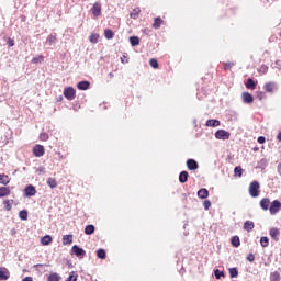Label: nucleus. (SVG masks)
<instances>
[{
    "label": "nucleus",
    "mask_w": 281,
    "mask_h": 281,
    "mask_svg": "<svg viewBox=\"0 0 281 281\" xmlns=\"http://www.w3.org/2000/svg\"><path fill=\"white\" fill-rule=\"evenodd\" d=\"M249 195L252 196V199H257V196H260V182L259 181H252L249 184L248 188Z\"/></svg>",
    "instance_id": "nucleus-1"
},
{
    "label": "nucleus",
    "mask_w": 281,
    "mask_h": 281,
    "mask_svg": "<svg viewBox=\"0 0 281 281\" xmlns=\"http://www.w3.org/2000/svg\"><path fill=\"white\" fill-rule=\"evenodd\" d=\"M280 210H281L280 200L272 201V203L270 204V207H269V212H270L271 216H276V214L278 212H280Z\"/></svg>",
    "instance_id": "nucleus-2"
},
{
    "label": "nucleus",
    "mask_w": 281,
    "mask_h": 281,
    "mask_svg": "<svg viewBox=\"0 0 281 281\" xmlns=\"http://www.w3.org/2000/svg\"><path fill=\"white\" fill-rule=\"evenodd\" d=\"M229 137H232V134L228 131L217 130L215 132L216 139H222L223 142H225L226 139H229Z\"/></svg>",
    "instance_id": "nucleus-3"
},
{
    "label": "nucleus",
    "mask_w": 281,
    "mask_h": 281,
    "mask_svg": "<svg viewBox=\"0 0 281 281\" xmlns=\"http://www.w3.org/2000/svg\"><path fill=\"white\" fill-rule=\"evenodd\" d=\"M64 97L69 101L76 100V89H74V87L65 88Z\"/></svg>",
    "instance_id": "nucleus-4"
},
{
    "label": "nucleus",
    "mask_w": 281,
    "mask_h": 281,
    "mask_svg": "<svg viewBox=\"0 0 281 281\" xmlns=\"http://www.w3.org/2000/svg\"><path fill=\"white\" fill-rule=\"evenodd\" d=\"M71 251L77 258H85V256H87V251L78 245L72 246Z\"/></svg>",
    "instance_id": "nucleus-5"
},
{
    "label": "nucleus",
    "mask_w": 281,
    "mask_h": 281,
    "mask_svg": "<svg viewBox=\"0 0 281 281\" xmlns=\"http://www.w3.org/2000/svg\"><path fill=\"white\" fill-rule=\"evenodd\" d=\"M33 155L35 157H43V155H45V147H43V145H35L33 148Z\"/></svg>",
    "instance_id": "nucleus-6"
},
{
    "label": "nucleus",
    "mask_w": 281,
    "mask_h": 281,
    "mask_svg": "<svg viewBox=\"0 0 281 281\" xmlns=\"http://www.w3.org/2000/svg\"><path fill=\"white\" fill-rule=\"evenodd\" d=\"M243 103L244 104H252L254 103V95L249 92H244L241 94Z\"/></svg>",
    "instance_id": "nucleus-7"
},
{
    "label": "nucleus",
    "mask_w": 281,
    "mask_h": 281,
    "mask_svg": "<svg viewBox=\"0 0 281 281\" xmlns=\"http://www.w3.org/2000/svg\"><path fill=\"white\" fill-rule=\"evenodd\" d=\"M93 16H100L102 14V4L95 2L92 7Z\"/></svg>",
    "instance_id": "nucleus-8"
},
{
    "label": "nucleus",
    "mask_w": 281,
    "mask_h": 281,
    "mask_svg": "<svg viewBox=\"0 0 281 281\" xmlns=\"http://www.w3.org/2000/svg\"><path fill=\"white\" fill-rule=\"evenodd\" d=\"M187 168L188 170H199V162L194 159H188L187 160Z\"/></svg>",
    "instance_id": "nucleus-9"
},
{
    "label": "nucleus",
    "mask_w": 281,
    "mask_h": 281,
    "mask_svg": "<svg viewBox=\"0 0 281 281\" xmlns=\"http://www.w3.org/2000/svg\"><path fill=\"white\" fill-rule=\"evenodd\" d=\"M25 196H35L36 195V188L32 184H29L25 189Z\"/></svg>",
    "instance_id": "nucleus-10"
},
{
    "label": "nucleus",
    "mask_w": 281,
    "mask_h": 281,
    "mask_svg": "<svg viewBox=\"0 0 281 281\" xmlns=\"http://www.w3.org/2000/svg\"><path fill=\"white\" fill-rule=\"evenodd\" d=\"M259 205H260L261 210H265V212H267V210L270 209L269 206L271 205V200H269L268 198H263L259 202Z\"/></svg>",
    "instance_id": "nucleus-11"
},
{
    "label": "nucleus",
    "mask_w": 281,
    "mask_h": 281,
    "mask_svg": "<svg viewBox=\"0 0 281 281\" xmlns=\"http://www.w3.org/2000/svg\"><path fill=\"white\" fill-rule=\"evenodd\" d=\"M269 234H270L271 238L276 240V243H278V240H280V229L279 228H277V227L271 228Z\"/></svg>",
    "instance_id": "nucleus-12"
},
{
    "label": "nucleus",
    "mask_w": 281,
    "mask_h": 281,
    "mask_svg": "<svg viewBox=\"0 0 281 281\" xmlns=\"http://www.w3.org/2000/svg\"><path fill=\"white\" fill-rule=\"evenodd\" d=\"M10 278V271L7 270V268L0 267V281L9 280Z\"/></svg>",
    "instance_id": "nucleus-13"
},
{
    "label": "nucleus",
    "mask_w": 281,
    "mask_h": 281,
    "mask_svg": "<svg viewBox=\"0 0 281 281\" xmlns=\"http://www.w3.org/2000/svg\"><path fill=\"white\" fill-rule=\"evenodd\" d=\"M89 87H91V83L89 81H80L77 83V89H79V91H87Z\"/></svg>",
    "instance_id": "nucleus-14"
},
{
    "label": "nucleus",
    "mask_w": 281,
    "mask_h": 281,
    "mask_svg": "<svg viewBox=\"0 0 281 281\" xmlns=\"http://www.w3.org/2000/svg\"><path fill=\"white\" fill-rule=\"evenodd\" d=\"M205 126H211L212 128H216V126H221V121L215 119H210L206 121Z\"/></svg>",
    "instance_id": "nucleus-15"
},
{
    "label": "nucleus",
    "mask_w": 281,
    "mask_h": 281,
    "mask_svg": "<svg viewBox=\"0 0 281 281\" xmlns=\"http://www.w3.org/2000/svg\"><path fill=\"white\" fill-rule=\"evenodd\" d=\"M10 187H0V199H3V196H10Z\"/></svg>",
    "instance_id": "nucleus-16"
},
{
    "label": "nucleus",
    "mask_w": 281,
    "mask_h": 281,
    "mask_svg": "<svg viewBox=\"0 0 281 281\" xmlns=\"http://www.w3.org/2000/svg\"><path fill=\"white\" fill-rule=\"evenodd\" d=\"M198 196L199 199H207V196H210V191H207L205 188H202L198 191Z\"/></svg>",
    "instance_id": "nucleus-17"
},
{
    "label": "nucleus",
    "mask_w": 281,
    "mask_h": 281,
    "mask_svg": "<svg viewBox=\"0 0 281 281\" xmlns=\"http://www.w3.org/2000/svg\"><path fill=\"white\" fill-rule=\"evenodd\" d=\"M56 41H57L56 34H50L46 38V45H49V47H52V45H55Z\"/></svg>",
    "instance_id": "nucleus-18"
},
{
    "label": "nucleus",
    "mask_w": 281,
    "mask_h": 281,
    "mask_svg": "<svg viewBox=\"0 0 281 281\" xmlns=\"http://www.w3.org/2000/svg\"><path fill=\"white\" fill-rule=\"evenodd\" d=\"M74 243V235H64L63 236V245H71Z\"/></svg>",
    "instance_id": "nucleus-19"
},
{
    "label": "nucleus",
    "mask_w": 281,
    "mask_h": 281,
    "mask_svg": "<svg viewBox=\"0 0 281 281\" xmlns=\"http://www.w3.org/2000/svg\"><path fill=\"white\" fill-rule=\"evenodd\" d=\"M0 183L1 186H8L10 183V177L5 173H0Z\"/></svg>",
    "instance_id": "nucleus-20"
},
{
    "label": "nucleus",
    "mask_w": 281,
    "mask_h": 281,
    "mask_svg": "<svg viewBox=\"0 0 281 281\" xmlns=\"http://www.w3.org/2000/svg\"><path fill=\"white\" fill-rule=\"evenodd\" d=\"M254 227H256V225H255L254 222H251V221H246V222L244 223V229H245L246 232H252V231H254Z\"/></svg>",
    "instance_id": "nucleus-21"
},
{
    "label": "nucleus",
    "mask_w": 281,
    "mask_h": 281,
    "mask_svg": "<svg viewBox=\"0 0 281 281\" xmlns=\"http://www.w3.org/2000/svg\"><path fill=\"white\" fill-rule=\"evenodd\" d=\"M274 89H276L274 82H268L265 85V91H267V93H273Z\"/></svg>",
    "instance_id": "nucleus-22"
},
{
    "label": "nucleus",
    "mask_w": 281,
    "mask_h": 281,
    "mask_svg": "<svg viewBox=\"0 0 281 281\" xmlns=\"http://www.w3.org/2000/svg\"><path fill=\"white\" fill-rule=\"evenodd\" d=\"M189 173L188 171H181L179 175L180 183H186L188 181Z\"/></svg>",
    "instance_id": "nucleus-23"
},
{
    "label": "nucleus",
    "mask_w": 281,
    "mask_h": 281,
    "mask_svg": "<svg viewBox=\"0 0 281 281\" xmlns=\"http://www.w3.org/2000/svg\"><path fill=\"white\" fill-rule=\"evenodd\" d=\"M95 233V226L93 225H87L85 228V234H87V236H91V234Z\"/></svg>",
    "instance_id": "nucleus-24"
},
{
    "label": "nucleus",
    "mask_w": 281,
    "mask_h": 281,
    "mask_svg": "<svg viewBox=\"0 0 281 281\" xmlns=\"http://www.w3.org/2000/svg\"><path fill=\"white\" fill-rule=\"evenodd\" d=\"M47 186H49L52 188V190H54V188L58 187V182L54 178H48L47 179Z\"/></svg>",
    "instance_id": "nucleus-25"
},
{
    "label": "nucleus",
    "mask_w": 281,
    "mask_h": 281,
    "mask_svg": "<svg viewBox=\"0 0 281 281\" xmlns=\"http://www.w3.org/2000/svg\"><path fill=\"white\" fill-rule=\"evenodd\" d=\"M231 244L233 245V247H240V237L238 236L232 237Z\"/></svg>",
    "instance_id": "nucleus-26"
},
{
    "label": "nucleus",
    "mask_w": 281,
    "mask_h": 281,
    "mask_svg": "<svg viewBox=\"0 0 281 281\" xmlns=\"http://www.w3.org/2000/svg\"><path fill=\"white\" fill-rule=\"evenodd\" d=\"M161 23H162L161 18H155L154 24H153L154 30H159L161 27Z\"/></svg>",
    "instance_id": "nucleus-27"
},
{
    "label": "nucleus",
    "mask_w": 281,
    "mask_h": 281,
    "mask_svg": "<svg viewBox=\"0 0 281 281\" xmlns=\"http://www.w3.org/2000/svg\"><path fill=\"white\" fill-rule=\"evenodd\" d=\"M130 43H131L132 47H137V45H139V37L131 36L130 37Z\"/></svg>",
    "instance_id": "nucleus-28"
},
{
    "label": "nucleus",
    "mask_w": 281,
    "mask_h": 281,
    "mask_svg": "<svg viewBox=\"0 0 281 281\" xmlns=\"http://www.w3.org/2000/svg\"><path fill=\"white\" fill-rule=\"evenodd\" d=\"M104 36H105V38H108V41H111V38H113V36H115V33H113V31L111 29H106L104 31Z\"/></svg>",
    "instance_id": "nucleus-29"
},
{
    "label": "nucleus",
    "mask_w": 281,
    "mask_h": 281,
    "mask_svg": "<svg viewBox=\"0 0 281 281\" xmlns=\"http://www.w3.org/2000/svg\"><path fill=\"white\" fill-rule=\"evenodd\" d=\"M100 40V35L98 33H92L89 37L90 43L97 44Z\"/></svg>",
    "instance_id": "nucleus-30"
},
{
    "label": "nucleus",
    "mask_w": 281,
    "mask_h": 281,
    "mask_svg": "<svg viewBox=\"0 0 281 281\" xmlns=\"http://www.w3.org/2000/svg\"><path fill=\"white\" fill-rule=\"evenodd\" d=\"M246 89H256V81H254V79L249 78L246 82Z\"/></svg>",
    "instance_id": "nucleus-31"
},
{
    "label": "nucleus",
    "mask_w": 281,
    "mask_h": 281,
    "mask_svg": "<svg viewBox=\"0 0 281 281\" xmlns=\"http://www.w3.org/2000/svg\"><path fill=\"white\" fill-rule=\"evenodd\" d=\"M41 243L42 245H49L52 243V236L45 235L44 237H42Z\"/></svg>",
    "instance_id": "nucleus-32"
},
{
    "label": "nucleus",
    "mask_w": 281,
    "mask_h": 281,
    "mask_svg": "<svg viewBox=\"0 0 281 281\" xmlns=\"http://www.w3.org/2000/svg\"><path fill=\"white\" fill-rule=\"evenodd\" d=\"M139 12H142L139 8L133 9V11L130 13L131 19H137V16H139Z\"/></svg>",
    "instance_id": "nucleus-33"
},
{
    "label": "nucleus",
    "mask_w": 281,
    "mask_h": 281,
    "mask_svg": "<svg viewBox=\"0 0 281 281\" xmlns=\"http://www.w3.org/2000/svg\"><path fill=\"white\" fill-rule=\"evenodd\" d=\"M97 256H98V258H100L101 260H104V259L106 258V251L101 248V249H99V250L97 251Z\"/></svg>",
    "instance_id": "nucleus-34"
},
{
    "label": "nucleus",
    "mask_w": 281,
    "mask_h": 281,
    "mask_svg": "<svg viewBox=\"0 0 281 281\" xmlns=\"http://www.w3.org/2000/svg\"><path fill=\"white\" fill-rule=\"evenodd\" d=\"M270 280L271 281H280V272H278V271L271 272Z\"/></svg>",
    "instance_id": "nucleus-35"
},
{
    "label": "nucleus",
    "mask_w": 281,
    "mask_h": 281,
    "mask_svg": "<svg viewBox=\"0 0 281 281\" xmlns=\"http://www.w3.org/2000/svg\"><path fill=\"white\" fill-rule=\"evenodd\" d=\"M19 218H21V221H27V211L26 210L20 211Z\"/></svg>",
    "instance_id": "nucleus-36"
},
{
    "label": "nucleus",
    "mask_w": 281,
    "mask_h": 281,
    "mask_svg": "<svg viewBox=\"0 0 281 281\" xmlns=\"http://www.w3.org/2000/svg\"><path fill=\"white\" fill-rule=\"evenodd\" d=\"M149 65H150V67H153V69H159V63L155 58H151L149 60Z\"/></svg>",
    "instance_id": "nucleus-37"
},
{
    "label": "nucleus",
    "mask_w": 281,
    "mask_h": 281,
    "mask_svg": "<svg viewBox=\"0 0 281 281\" xmlns=\"http://www.w3.org/2000/svg\"><path fill=\"white\" fill-rule=\"evenodd\" d=\"M260 245L261 247H269V237H261Z\"/></svg>",
    "instance_id": "nucleus-38"
},
{
    "label": "nucleus",
    "mask_w": 281,
    "mask_h": 281,
    "mask_svg": "<svg viewBox=\"0 0 281 281\" xmlns=\"http://www.w3.org/2000/svg\"><path fill=\"white\" fill-rule=\"evenodd\" d=\"M234 173L236 177H243V167H240V166L235 167Z\"/></svg>",
    "instance_id": "nucleus-39"
},
{
    "label": "nucleus",
    "mask_w": 281,
    "mask_h": 281,
    "mask_svg": "<svg viewBox=\"0 0 281 281\" xmlns=\"http://www.w3.org/2000/svg\"><path fill=\"white\" fill-rule=\"evenodd\" d=\"M78 280V274L76 272H70L69 277L66 279V281H77Z\"/></svg>",
    "instance_id": "nucleus-40"
},
{
    "label": "nucleus",
    "mask_w": 281,
    "mask_h": 281,
    "mask_svg": "<svg viewBox=\"0 0 281 281\" xmlns=\"http://www.w3.org/2000/svg\"><path fill=\"white\" fill-rule=\"evenodd\" d=\"M33 65H38V63H43V55L32 58Z\"/></svg>",
    "instance_id": "nucleus-41"
},
{
    "label": "nucleus",
    "mask_w": 281,
    "mask_h": 281,
    "mask_svg": "<svg viewBox=\"0 0 281 281\" xmlns=\"http://www.w3.org/2000/svg\"><path fill=\"white\" fill-rule=\"evenodd\" d=\"M229 276H231V278H238V269L231 268L229 269Z\"/></svg>",
    "instance_id": "nucleus-42"
},
{
    "label": "nucleus",
    "mask_w": 281,
    "mask_h": 281,
    "mask_svg": "<svg viewBox=\"0 0 281 281\" xmlns=\"http://www.w3.org/2000/svg\"><path fill=\"white\" fill-rule=\"evenodd\" d=\"M214 276H215L216 280H221V278H223V276H225V272H223V271L216 269V270L214 271Z\"/></svg>",
    "instance_id": "nucleus-43"
},
{
    "label": "nucleus",
    "mask_w": 281,
    "mask_h": 281,
    "mask_svg": "<svg viewBox=\"0 0 281 281\" xmlns=\"http://www.w3.org/2000/svg\"><path fill=\"white\" fill-rule=\"evenodd\" d=\"M48 281H60V277H58V273H52L48 277Z\"/></svg>",
    "instance_id": "nucleus-44"
},
{
    "label": "nucleus",
    "mask_w": 281,
    "mask_h": 281,
    "mask_svg": "<svg viewBox=\"0 0 281 281\" xmlns=\"http://www.w3.org/2000/svg\"><path fill=\"white\" fill-rule=\"evenodd\" d=\"M40 139H41L42 142H47V139H49V135H47V133H45V132H42V133L40 134Z\"/></svg>",
    "instance_id": "nucleus-45"
},
{
    "label": "nucleus",
    "mask_w": 281,
    "mask_h": 281,
    "mask_svg": "<svg viewBox=\"0 0 281 281\" xmlns=\"http://www.w3.org/2000/svg\"><path fill=\"white\" fill-rule=\"evenodd\" d=\"M3 205H4L5 210H7V212H10V210H12V205L10 204V200H5L3 202Z\"/></svg>",
    "instance_id": "nucleus-46"
},
{
    "label": "nucleus",
    "mask_w": 281,
    "mask_h": 281,
    "mask_svg": "<svg viewBox=\"0 0 281 281\" xmlns=\"http://www.w3.org/2000/svg\"><path fill=\"white\" fill-rule=\"evenodd\" d=\"M203 207L204 210H210V207H212V202H210V200H205L203 202Z\"/></svg>",
    "instance_id": "nucleus-47"
},
{
    "label": "nucleus",
    "mask_w": 281,
    "mask_h": 281,
    "mask_svg": "<svg viewBox=\"0 0 281 281\" xmlns=\"http://www.w3.org/2000/svg\"><path fill=\"white\" fill-rule=\"evenodd\" d=\"M246 260H248V262H254V260H256V256H254V254H249Z\"/></svg>",
    "instance_id": "nucleus-48"
},
{
    "label": "nucleus",
    "mask_w": 281,
    "mask_h": 281,
    "mask_svg": "<svg viewBox=\"0 0 281 281\" xmlns=\"http://www.w3.org/2000/svg\"><path fill=\"white\" fill-rule=\"evenodd\" d=\"M257 142H258V144H265V142H267V139L265 138V136H259L257 138Z\"/></svg>",
    "instance_id": "nucleus-49"
},
{
    "label": "nucleus",
    "mask_w": 281,
    "mask_h": 281,
    "mask_svg": "<svg viewBox=\"0 0 281 281\" xmlns=\"http://www.w3.org/2000/svg\"><path fill=\"white\" fill-rule=\"evenodd\" d=\"M7 44L9 45V47H14V40L9 38Z\"/></svg>",
    "instance_id": "nucleus-50"
},
{
    "label": "nucleus",
    "mask_w": 281,
    "mask_h": 281,
    "mask_svg": "<svg viewBox=\"0 0 281 281\" xmlns=\"http://www.w3.org/2000/svg\"><path fill=\"white\" fill-rule=\"evenodd\" d=\"M233 65H234V63H227V64H225L224 69L225 70L232 69Z\"/></svg>",
    "instance_id": "nucleus-51"
},
{
    "label": "nucleus",
    "mask_w": 281,
    "mask_h": 281,
    "mask_svg": "<svg viewBox=\"0 0 281 281\" xmlns=\"http://www.w3.org/2000/svg\"><path fill=\"white\" fill-rule=\"evenodd\" d=\"M22 281H34V279L32 277H25Z\"/></svg>",
    "instance_id": "nucleus-52"
},
{
    "label": "nucleus",
    "mask_w": 281,
    "mask_h": 281,
    "mask_svg": "<svg viewBox=\"0 0 281 281\" xmlns=\"http://www.w3.org/2000/svg\"><path fill=\"white\" fill-rule=\"evenodd\" d=\"M277 170H278V173H279L280 177H281V162L278 165Z\"/></svg>",
    "instance_id": "nucleus-53"
},
{
    "label": "nucleus",
    "mask_w": 281,
    "mask_h": 281,
    "mask_svg": "<svg viewBox=\"0 0 281 281\" xmlns=\"http://www.w3.org/2000/svg\"><path fill=\"white\" fill-rule=\"evenodd\" d=\"M278 142H281V132L277 136Z\"/></svg>",
    "instance_id": "nucleus-54"
},
{
    "label": "nucleus",
    "mask_w": 281,
    "mask_h": 281,
    "mask_svg": "<svg viewBox=\"0 0 281 281\" xmlns=\"http://www.w3.org/2000/svg\"><path fill=\"white\" fill-rule=\"evenodd\" d=\"M121 63H123V65H125L126 63H128V59H121Z\"/></svg>",
    "instance_id": "nucleus-55"
},
{
    "label": "nucleus",
    "mask_w": 281,
    "mask_h": 281,
    "mask_svg": "<svg viewBox=\"0 0 281 281\" xmlns=\"http://www.w3.org/2000/svg\"><path fill=\"white\" fill-rule=\"evenodd\" d=\"M121 63H123V65H125L126 63H128V59H121Z\"/></svg>",
    "instance_id": "nucleus-56"
},
{
    "label": "nucleus",
    "mask_w": 281,
    "mask_h": 281,
    "mask_svg": "<svg viewBox=\"0 0 281 281\" xmlns=\"http://www.w3.org/2000/svg\"><path fill=\"white\" fill-rule=\"evenodd\" d=\"M261 69H262L263 71H267L268 68H267V66H262Z\"/></svg>",
    "instance_id": "nucleus-57"
},
{
    "label": "nucleus",
    "mask_w": 281,
    "mask_h": 281,
    "mask_svg": "<svg viewBox=\"0 0 281 281\" xmlns=\"http://www.w3.org/2000/svg\"><path fill=\"white\" fill-rule=\"evenodd\" d=\"M111 78H113V72H110Z\"/></svg>",
    "instance_id": "nucleus-58"
},
{
    "label": "nucleus",
    "mask_w": 281,
    "mask_h": 281,
    "mask_svg": "<svg viewBox=\"0 0 281 281\" xmlns=\"http://www.w3.org/2000/svg\"><path fill=\"white\" fill-rule=\"evenodd\" d=\"M59 100H63V97H59Z\"/></svg>",
    "instance_id": "nucleus-59"
},
{
    "label": "nucleus",
    "mask_w": 281,
    "mask_h": 281,
    "mask_svg": "<svg viewBox=\"0 0 281 281\" xmlns=\"http://www.w3.org/2000/svg\"><path fill=\"white\" fill-rule=\"evenodd\" d=\"M193 123H195V124H196V120H194V121H193Z\"/></svg>",
    "instance_id": "nucleus-60"
}]
</instances>
